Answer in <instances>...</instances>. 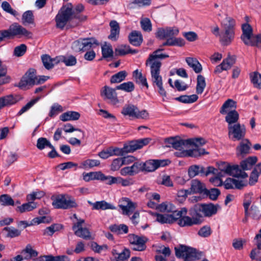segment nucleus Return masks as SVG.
Here are the masks:
<instances>
[{
  "label": "nucleus",
  "instance_id": "f257e3e1",
  "mask_svg": "<svg viewBox=\"0 0 261 261\" xmlns=\"http://www.w3.org/2000/svg\"><path fill=\"white\" fill-rule=\"evenodd\" d=\"M235 20L230 17H226L222 22L223 31L220 34V41L223 45H229L234 38Z\"/></svg>",
  "mask_w": 261,
  "mask_h": 261
},
{
  "label": "nucleus",
  "instance_id": "f03ea898",
  "mask_svg": "<svg viewBox=\"0 0 261 261\" xmlns=\"http://www.w3.org/2000/svg\"><path fill=\"white\" fill-rule=\"evenodd\" d=\"M242 29L241 38L246 45L261 47V33L254 35L252 27L248 23L242 24Z\"/></svg>",
  "mask_w": 261,
  "mask_h": 261
},
{
  "label": "nucleus",
  "instance_id": "7ed1b4c3",
  "mask_svg": "<svg viewBox=\"0 0 261 261\" xmlns=\"http://www.w3.org/2000/svg\"><path fill=\"white\" fill-rule=\"evenodd\" d=\"M175 255L177 258H182L185 261H192L199 259L202 256V253L198 252L195 248L179 245L174 248Z\"/></svg>",
  "mask_w": 261,
  "mask_h": 261
},
{
  "label": "nucleus",
  "instance_id": "20e7f679",
  "mask_svg": "<svg viewBox=\"0 0 261 261\" xmlns=\"http://www.w3.org/2000/svg\"><path fill=\"white\" fill-rule=\"evenodd\" d=\"M52 205L55 208L69 209L77 207L75 199L71 196L66 194H60L51 197Z\"/></svg>",
  "mask_w": 261,
  "mask_h": 261
},
{
  "label": "nucleus",
  "instance_id": "39448f33",
  "mask_svg": "<svg viewBox=\"0 0 261 261\" xmlns=\"http://www.w3.org/2000/svg\"><path fill=\"white\" fill-rule=\"evenodd\" d=\"M76 16L74 14L71 4H68L61 8L56 17V26L63 29L67 22Z\"/></svg>",
  "mask_w": 261,
  "mask_h": 261
},
{
  "label": "nucleus",
  "instance_id": "423d86ee",
  "mask_svg": "<svg viewBox=\"0 0 261 261\" xmlns=\"http://www.w3.org/2000/svg\"><path fill=\"white\" fill-rule=\"evenodd\" d=\"M227 128L228 138L233 141L242 140L246 136V129L244 124L237 123L228 126Z\"/></svg>",
  "mask_w": 261,
  "mask_h": 261
},
{
  "label": "nucleus",
  "instance_id": "0eeeda50",
  "mask_svg": "<svg viewBox=\"0 0 261 261\" xmlns=\"http://www.w3.org/2000/svg\"><path fill=\"white\" fill-rule=\"evenodd\" d=\"M121 113L124 116L137 119H146L149 116L146 110L139 111L137 107L132 104L125 105L122 109Z\"/></svg>",
  "mask_w": 261,
  "mask_h": 261
},
{
  "label": "nucleus",
  "instance_id": "6e6552de",
  "mask_svg": "<svg viewBox=\"0 0 261 261\" xmlns=\"http://www.w3.org/2000/svg\"><path fill=\"white\" fill-rule=\"evenodd\" d=\"M128 238L133 250L143 251L146 249V244L148 241V239L146 237L130 234L128 236Z\"/></svg>",
  "mask_w": 261,
  "mask_h": 261
},
{
  "label": "nucleus",
  "instance_id": "1a4fd4ad",
  "mask_svg": "<svg viewBox=\"0 0 261 261\" xmlns=\"http://www.w3.org/2000/svg\"><path fill=\"white\" fill-rule=\"evenodd\" d=\"M170 161L168 160H150L143 163L142 171L152 172L161 166L168 165Z\"/></svg>",
  "mask_w": 261,
  "mask_h": 261
},
{
  "label": "nucleus",
  "instance_id": "9d476101",
  "mask_svg": "<svg viewBox=\"0 0 261 261\" xmlns=\"http://www.w3.org/2000/svg\"><path fill=\"white\" fill-rule=\"evenodd\" d=\"M8 32V37L10 38L12 36H18L19 37H27L31 38L32 34L31 32L28 31L25 28L18 23H15L12 24L9 27L8 30H7Z\"/></svg>",
  "mask_w": 261,
  "mask_h": 261
},
{
  "label": "nucleus",
  "instance_id": "9b49d317",
  "mask_svg": "<svg viewBox=\"0 0 261 261\" xmlns=\"http://www.w3.org/2000/svg\"><path fill=\"white\" fill-rule=\"evenodd\" d=\"M160 50H155L152 54L149 56L147 59L145 65L146 66H149L150 67H159L161 68L162 63L159 59H164L169 57L168 55L159 54Z\"/></svg>",
  "mask_w": 261,
  "mask_h": 261
},
{
  "label": "nucleus",
  "instance_id": "f8f14e48",
  "mask_svg": "<svg viewBox=\"0 0 261 261\" xmlns=\"http://www.w3.org/2000/svg\"><path fill=\"white\" fill-rule=\"evenodd\" d=\"M150 141L151 139L149 138L133 140L130 141L128 144H125L124 149H126L127 153L133 152L147 145Z\"/></svg>",
  "mask_w": 261,
  "mask_h": 261
},
{
  "label": "nucleus",
  "instance_id": "ddd939ff",
  "mask_svg": "<svg viewBox=\"0 0 261 261\" xmlns=\"http://www.w3.org/2000/svg\"><path fill=\"white\" fill-rule=\"evenodd\" d=\"M36 78V70L33 68L30 69L19 83V87L21 89H24L28 85H34Z\"/></svg>",
  "mask_w": 261,
  "mask_h": 261
},
{
  "label": "nucleus",
  "instance_id": "4468645a",
  "mask_svg": "<svg viewBox=\"0 0 261 261\" xmlns=\"http://www.w3.org/2000/svg\"><path fill=\"white\" fill-rule=\"evenodd\" d=\"M179 33V30L176 28L167 27L166 28H159L155 33V37L160 39L163 40L174 36H176Z\"/></svg>",
  "mask_w": 261,
  "mask_h": 261
},
{
  "label": "nucleus",
  "instance_id": "2eb2a0df",
  "mask_svg": "<svg viewBox=\"0 0 261 261\" xmlns=\"http://www.w3.org/2000/svg\"><path fill=\"white\" fill-rule=\"evenodd\" d=\"M224 169L226 174L235 177L245 179L248 177V174L245 171L241 170L238 165H227Z\"/></svg>",
  "mask_w": 261,
  "mask_h": 261
},
{
  "label": "nucleus",
  "instance_id": "dca6fc26",
  "mask_svg": "<svg viewBox=\"0 0 261 261\" xmlns=\"http://www.w3.org/2000/svg\"><path fill=\"white\" fill-rule=\"evenodd\" d=\"M137 206L136 203L132 202L128 198H122L119 205L123 211V214L127 216L130 215L134 211Z\"/></svg>",
  "mask_w": 261,
  "mask_h": 261
},
{
  "label": "nucleus",
  "instance_id": "f3484780",
  "mask_svg": "<svg viewBox=\"0 0 261 261\" xmlns=\"http://www.w3.org/2000/svg\"><path fill=\"white\" fill-rule=\"evenodd\" d=\"M166 142L170 144L169 147L172 146L173 148L179 151L182 150L188 145L189 141L188 140H182L177 138H170L166 140Z\"/></svg>",
  "mask_w": 261,
  "mask_h": 261
},
{
  "label": "nucleus",
  "instance_id": "a211bd4d",
  "mask_svg": "<svg viewBox=\"0 0 261 261\" xmlns=\"http://www.w3.org/2000/svg\"><path fill=\"white\" fill-rule=\"evenodd\" d=\"M116 90V88L113 89L105 86L101 89L100 94L102 97H104L105 99H108L115 104L118 102Z\"/></svg>",
  "mask_w": 261,
  "mask_h": 261
},
{
  "label": "nucleus",
  "instance_id": "6ab92c4d",
  "mask_svg": "<svg viewBox=\"0 0 261 261\" xmlns=\"http://www.w3.org/2000/svg\"><path fill=\"white\" fill-rule=\"evenodd\" d=\"M208 152L205 151V149L201 148L196 147L192 150L188 151H182L181 152H176L174 153L175 156L178 157L184 156H196L197 155H201L205 154H207Z\"/></svg>",
  "mask_w": 261,
  "mask_h": 261
},
{
  "label": "nucleus",
  "instance_id": "aec40b11",
  "mask_svg": "<svg viewBox=\"0 0 261 261\" xmlns=\"http://www.w3.org/2000/svg\"><path fill=\"white\" fill-rule=\"evenodd\" d=\"M241 141V142L236 148L237 154L238 155L244 156L249 153L251 144L248 139H243Z\"/></svg>",
  "mask_w": 261,
  "mask_h": 261
},
{
  "label": "nucleus",
  "instance_id": "412c9836",
  "mask_svg": "<svg viewBox=\"0 0 261 261\" xmlns=\"http://www.w3.org/2000/svg\"><path fill=\"white\" fill-rule=\"evenodd\" d=\"M202 212L205 217H211L215 215L220 207L218 204L214 205L213 203L200 204Z\"/></svg>",
  "mask_w": 261,
  "mask_h": 261
},
{
  "label": "nucleus",
  "instance_id": "4be33fe9",
  "mask_svg": "<svg viewBox=\"0 0 261 261\" xmlns=\"http://www.w3.org/2000/svg\"><path fill=\"white\" fill-rule=\"evenodd\" d=\"M21 253L25 260L34 259L39 254L38 252L34 249L30 244L25 246V248L21 251Z\"/></svg>",
  "mask_w": 261,
  "mask_h": 261
},
{
  "label": "nucleus",
  "instance_id": "5701e85b",
  "mask_svg": "<svg viewBox=\"0 0 261 261\" xmlns=\"http://www.w3.org/2000/svg\"><path fill=\"white\" fill-rule=\"evenodd\" d=\"M17 101V97L12 94L0 97V111L5 107L15 104Z\"/></svg>",
  "mask_w": 261,
  "mask_h": 261
},
{
  "label": "nucleus",
  "instance_id": "b1692460",
  "mask_svg": "<svg viewBox=\"0 0 261 261\" xmlns=\"http://www.w3.org/2000/svg\"><path fill=\"white\" fill-rule=\"evenodd\" d=\"M206 187L204 184L198 179H194L191 181L190 192L192 193H199L203 195Z\"/></svg>",
  "mask_w": 261,
  "mask_h": 261
},
{
  "label": "nucleus",
  "instance_id": "393cba45",
  "mask_svg": "<svg viewBox=\"0 0 261 261\" xmlns=\"http://www.w3.org/2000/svg\"><path fill=\"white\" fill-rule=\"evenodd\" d=\"M111 33L108 38L112 41H116L118 40L120 33V27L119 23L116 20H112L110 22Z\"/></svg>",
  "mask_w": 261,
  "mask_h": 261
},
{
  "label": "nucleus",
  "instance_id": "a878e982",
  "mask_svg": "<svg viewBox=\"0 0 261 261\" xmlns=\"http://www.w3.org/2000/svg\"><path fill=\"white\" fill-rule=\"evenodd\" d=\"M237 108V102L232 99H228L223 104L220 109V113L224 115L229 112L236 110Z\"/></svg>",
  "mask_w": 261,
  "mask_h": 261
},
{
  "label": "nucleus",
  "instance_id": "bb28decb",
  "mask_svg": "<svg viewBox=\"0 0 261 261\" xmlns=\"http://www.w3.org/2000/svg\"><path fill=\"white\" fill-rule=\"evenodd\" d=\"M41 60L45 68L48 70L53 68L55 65L60 62L59 57L51 58L47 55H43L41 57Z\"/></svg>",
  "mask_w": 261,
  "mask_h": 261
},
{
  "label": "nucleus",
  "instance_id": "cd10ccee",
  "mask_svg": "<svg viewBox=\"0 0 261 261\" xmlns=\"http://www.w3.org/2000/svg\"><path fill=\"white\" fill-rule=\"evenodd\" d=\"M128 39L130 44L138 46L143 42V36L140 31H133L128 36Z\"/></svg>",
  "mask_w": 261,
  "mask_h": 261
},
{
  "label": "nucleus",
  "instance_id": "c85d7f7f",
  "mask_svg": "<svg viewBox=\"0 0 261 261\" xmlns=\"http://www.w3.org/2000/svg\"><path fill=\"white\" fill-rule=\"evenodd\" d=\"M150 67L151 81L156 86L163 85L162 77L160 75L161 68L159 67Z\"/></svg>",
  "mask_w": 261,
  "mask_h": 261
},
{
  "label": "nucleus",
  "instance_id": "c756f323",
  "mask_svg": "<svg viewBox=\"0 0 261 261\" xmlns=\"http://www.w3.org/2000/svg\"><path fill=\"white\" fill-rule=\"evenodd\" d=\"M89 204L93 206V210H114L115 209V207L112 204L106 202L105 200H102L100 201H96L94 203H93L90 201H88Z\"/></svg>",
  "mask_w": 261,
  "mask_h": 261
},
{
  "label": "nucleus",
  "instance_id": "7c9ffc66",
  "mask_svg": "<svg viewBox=\"0 0 261 261\" xmlns=\"http://www.w3.org/2000/svg\"><path fill=\"white\" fill-rule=\"evenodd\" d=\"M202 213L200 204H197L189 210V214L193 219H196L199 220L200 224L202 221Z\"/></svg>",
  "mask_w": 261,
  "mask_h": 261
},
{
  "label": "nucleus",
  "instance_id": "2f4dec72",
  "mask_svg": "<svg viewBox=\"0 0 261 261\" xmlns=\"http://www.w3.org/2000/svg\"><path fill=\"white\" fill-rule=\"evenodd\" d=\"M178 224L181 227L191 226L194 225L199 224V220L193 219L192 217L184 215L178 221Z\"/></svg>",
  "mask_w": 261,
  "mask_h": 261
},
{
  "label": "nucleus",
  "instance_id": "473e14b6",
  "mask_svg": "<svg viewBox=\"0 0 261 261\" xmlns=\"http://www.w3.org/2000/svg\"><path fill=\"white\" fill-rule=\"evenodd\" d=\"M257 158L256 156H250L240 163V166L242 171L250 170L253 165L257 162Z\"/></svg>",
  "mask_w": 261,
  "mask_h": 261
},
{
  "label": "nucleus",
  "instance_id": "72a5a7b5",
  "mask_svg": "<svg viewBox=\"0 0 261 261\" xmlns=\"http://www.w3.org/2000/svg\"><path fill=\"white\" fill-rule=\"evenodd\" d=\"M225 121L228 123V126H230L238 123L239 119V114L236 110L229 112L225 114Z\"/></svg>",
  "mask_w": 261,
  "mask_h": 261
},
{
  "label": "nucleus",
  "instance_id": "f704fd0d",
  "mask_svg": "<svg viewBox=\"0 0 261 261\" xmlns=\"http://www.w3.org/2000/svg\"><path fill=\"white\" fill-rule=\"evenodd\" d=\"M22 23L25 26L30 24L35 26L34 16L32 11L28 10L23 13L22 16Z\"/></svg>",
  "mask_w": 261,
  "mask_h": 261
},
{
  "label": "nucleus",
  "instance_id": "c9c22d12",
  "mask_svg": "<svg viewBox=\"0 0 261 261\" xmlns=\"http://www.w3.org/2000/svg\"><path fill=\"white\" fill-rule=\"evenodd\" d=\"M80 117L79 113L74 111H68L63 113L60 116V119L63 121L70 120H76Z\"/></svg>",
  "mask_w": 261,
  "mask_h": 261
},
{
  "label": "nucleus",
  "instance_id": "e433bc0d",
  "mask_svg": "<svg viewBox=\"0 0 261 261\" xmlns=\"http://www.w3.org/2000/svg\"><path fill=\"white\" fill-rule=\"evenodd\" d=\"M37 207L36 203L33 201H28L27 203L22 204L21 205L17 206L16 211L20 213H23L27 212H30Z\"/></svg>",
  "mask_w": 261,
  "mask_h": 261
},
{
  "label": "nucleus",
  "instance_id": "4c0bfd02",
  "mask_svg": "<svg viewBox=\"0 0 261 261\" xmlns=\"http://www.w3.org/2000/svg\"><path fill=\"white\" fill-rule=\"evenodd\" d=\"M204 172V167L200 165H192L188 169V174L190 177L192 178L200 174L202 175Z\"/></svg>",
  "mask_w": 261,
  "mask_h": 261
},
{
  "label": "nucleus",
  "instance_id": "58836bf2",
  "mask_svg": "<svg viewBox=\"0 0 261 261\" xmlns=\"http://www.w3.org/2000/svg\"><path fill=\"white\" fill-rule=\"evenodd\" d=\"M133 76L137 83L141 84L147 88H148V85L146 77L144 76L142 72L139 71L138 69H136L133 72Z\"/></svg>",
  "mask_w": 261,
  "mask_h": 261
},
{
  "label": "nucleus",
  "instance_id": "ea45409f",
  "mask_svg": "<svg viewBox=\"0 0 261 261\" xmlns=\"http://www.w3.org/2000/svg\"><path fill=\"white\" fill-rule=\"evenodd\" d=\"M137 52L136 50H132L129 46L126 45H122L115 49L116 54L119 56H124L129 53L135 54Z\"/></svg>",
  "mask_w": 261,
  "mask_h": 261
},
{
  "label": "nucleus",
  "instance_id": "a19ab883",
  "mask_svg": "<svg viewBox=\"0 0 261 261\" xmlns=\"http://www.w3.org/2000/svg\"><path fill=\"white\" fill-rule=\"evenodd\" d=\"M206 87V82L205 78L202 75H198L197 77V85L196 87V92L198 94H201L203 93Z\"/></svg>",
  "mask_w": 261,
  "mask_h": 261
},
{
  "label": "nucleus",
  "instance_id": "79ce46f5",
  "mask_svg": "<svg viewBox=\"0 0 261 261\" xmlns=\"http://www.w3.org/2000/svg\"><path fill=\"white\" fill-rule=\"evenodd\" d=\"M152 216L156 217V221L162 224L172 223V217L169 216V214H160L156 213H151Z\"/></svg>",
  "mask_w": 261,
  "mask_h": 261
},
{
  "label": "nucleus",
  "instance_id": "37998d69",
  "mask_svg": "<svg viewBox=\"0 0 261 261\" xmlns=\"http://www.w3.org/2000/svg\"><path fill=\"white\" fill-rule=\"evenodd\" d=\"M109 229L112 232L117 234H121L122 233H127L128 231V227L123 224L120 225H112L110 226Z\"/></svg>",
  "mask_w": 261,
  "mask_h": 261
},
{
  "label": "nucleus",
  "instance_id": "c03bdc74",
  "mask_svg": "<svg viewBox=\"0 0 261 261\" xmlns=\"http://www.w3.org/2000/svg\"><path fill=\"white\" fill-rule=\"evenodd\" d=\"M127 75V73L125 70H122L113 75L110 79V82L113 83H119L124 81Z\"/></svg>",
  "mask_w": 261,
  "mask_h": 261
},
{
  "label": "nucleus",
  "instance_id": "a18cd8bd",
  "mask_svg": "<svg viewBox=\"0 0 261 261\" xmlns=\"http://www.w3.org/2000/svg\"><path fill=\"white\" fill-rule=\"evenodd\" d=\"M84 50H88L98 45L97 41L93 38L83 39Z\"/></svg>",
  "mask_w": 261,
  "mask_h": 261
},
{
  "label": "nucleus",
  "instance_id": "49530a36",
  "mask_svg": "<svg viewBox=\"0 0 261 261\" xmlns=\"http://www.w3.org/2000/svg\"><path fill=\"white\" fill-rule=\"evenodd\" d=\"M198 98V97L196 94H193L191 95H182L176 97L175 99L182 103H191L197 101Z\"/></svg>",
  "mask_w": 261,
  "mask_h": 261
},
{
  "label": "nucleus",
  "instance_id": "de8ad7c7",
  "mask_svg": "<svg viewBox=\"0 0 261 261\" xmlns=\"http://www.w3.org/2000/svg\"><path fill=\"white\" fill-rule=\"evenodd\" d=\"M101 172H90L89 173H83V179L85 181H89L92 180H100Z\"/></svg>",
  "mask_w": 261,
  "mask_h": 261
},
{
  "label": "nucleus",
  "instance_id": "09e8293b",
  "mask_svg": "<svg viewBox=\"0 0 261 261\" xmlns=\"http://www.w3.org/2000/svg\"><path fill=\"white\" fill-rule=\"evenodd\" d=\"M171 214H169V216H171L172 220V223H174L177 220H179L184 215H186L187 213V210L185 207L181 208L179 211H177L174 209V211L172 212Z\"/></svg>",
  "mask_w": 261,
  "mask_h": 261
},
{
  "label": "nucleus",
  "instance_id": "8fccbe9b",
  "mask_svg": "<svg viewBox=\"0 0 261 261\" xmlns=\"http://www.w3.org/2000/svg\"><path fill=\"white\" fill-rule=\"evenodd\" d=\"M11 78L7 75V67L0 69V86L10 82Z\"/></svg>",
  "mask_w": 261,
  "mask_h": 261
},
{
  "label": "nucleus",
  "instance_id": "3c124183",
  "mask_svg": "<svg viewBox=\"0 0 261 261\" xmlns=\"http://www.w3.org/2000/svg\"><path fill=\"white\" fill-rule=\"evenodd\" d=\"M63 228L61 224H54L46 228L44 230V234L51 236L55 232L59 231Z\"/></svg>",
  "mask_w": 261,
  "mask_h": 261
},
{
  "label": "nucleus",
  "instance_id": "603ef678",
  "mask_svg": "<svg viewBox=\"0 0 261 261\" xmlns=\"http://www.w3.org/2000/svg\"><path fill=\"white\" fill-rule=\"evenodd\" d=\"M117 90H121L127 92H131L135 89V85L132 82L123 83L116 87Z\"/></svg>",
  "mask_w": 261,
  "mask_h": 261
},
{
  "label": "nucleus",
  "instance_id": "864d4df0",
  "mask_svg": "<svg viewBox=\"0 0 261 261\" xmlns=\"http://www.w3.org/2000/svg\"><path fill=\"white\" fill-rule=\"evenodd\" d=\"M0 203L3 206H14L15 202L12 197L8 194L0 196Z\"/></svg>",
  "mask_w": 261,
  "mask_h": 261
},
{
  "label": "nucleus",
  "instance_id": "5fc2aeb1",
  "mask_svg": "<svg viewBox=\"0 0 261 261\" xmlns=\"http://www.w3.org/2000/svg\"><path fill=\"white\" fill-rule=\"evenodd\" d=\"M60 62H63L67 66H74L76 64V58L72 55L65 57L61 56L59 57Z\"/></svg>",
  "mask_w": 261,
  "mask_h": 261
},
{
  "label": "nucleus",
  "instance_id": "6e6d98bb",
  "mask_svg": "<svg viewBox=\"0 0 261 261\" xmlns=\"http://www.w3.org/2000/svg\"><path fill=\"white\" fill-rule=\"evenodd\" d=\"M220 194V191L218 189L212 188L208 190L206 188L203 194L204 195L208 196L209 198L213 200H216L218 196Z\"/></svg>",
  "mask_w": 261,
  "mask_h": 261
},
{
  "label": "nucleus",
  "instance_id": "4d7b16f0",
  "mask_svg": "<svg viewBox=\"0 0 261 261\" xmlns=\"http://www.w3.org/2000/svg\"><path fill=\"white\" fill-rule=\"evenodd\" d=\"M36 146L39 149L42 150L46 147H52L53 145L46 138L41 137L37 140Z\"/></svg>",
  "mask_w": 261,
  "mask_h": 261
},
{
  "label": "nucleus",
  "instance_id": "13d9d810",
  "mask_svg": "<svg viewBox=\"0 0 261 261\" xmlns=\"http://www.w3.org/2000/svg\"><path fill=\"white\" fill-rule=\"evenodd\" d=\"M100 165V161L97 160L88 159L82 163V167L84 168H92L98 166Z\"/></svg>",
  "mask_w": 261,
  "mask_h": 261
},
{
  "label": "nucleus",
  "instance_id": "bf43d9fd",
  "mask_svg": "<svg viewBox=\"0 0 261 261\" xmlns=\"http://www.w3.org/2000/svg\"><path fill=\"white\" fill-rule=\"evenodd\" d=\"M4 230L7 231V237L9 238H15L20 235L21 231L13 227H6Z\"/></svg>",
  "mask_w": 261,
  "mask_h": 261
},
{
  "label": "nucleus",
  "instance_id": "052dcab7",
  "mask_svg": "<svg viewBox=\"0 0 261 261\" xmlns=\"http://www.w3.org/2000/svg\"><path fill=\"white\" fill-rule=\"evenodd\" d=\"M236 62V57L235 56H228V57L224 59L223 62L221 63L222 65L226 69V70L229 69L231 66L235 63Z\"/></svg>",
  "mask_w": 261,
  "mask_h": 261
},
{
  "label": "nucleus",
  "instance_id": "680f3d73",
  "mask_svg": "<svg viewBox=\"0 0 261 261\" xmlns=\"http://www.w3.org/2000/svg\"><path fill=\"white\" fill-rule=\"evenodd\" d=\"M39 97H36L35 99H32L20 109L18 113V115H21L23 113L28 111L39 100Z\"/></svg>",
  "mask_w": 261,
  "mask_h": 261
},
{
  "label": "nucleus",
  "instance_id": "e2e57ef3",
  "mask_svg": "<svg viewBox=\"0 0 261 261\" xmlns=\"http://www.w3.org/2000/svg\"><path fill=\"white\" fill-rule=\"evenodd\" d=\"M100 180L105 181L107 185H112L117 184V177L112 176H106L101 172Z\"/></svg>",
  "mask_w": 261,
  "mask_h": 261
},
{
  "label": "nucleus",
  "instance_id": "0e129e2a",
  "mask_svg": "<svg viewBox=\"0 0 261 261\" xmlns=\"http://www.w3.org/2000/svg\"><path fill=\"white\" fill-rule=\"evenodd\" d=\"M102 55L104 58L113 57V50L111 45L105 44L102 47Z\"/></svg>",
  "mask_w": 261,
  "mask_h": 261
},
{
  "label": "nucleus",
  "instance_id": "69168bd1",
  "mask_svg": "<svg viewBox=\"0 0 261 261\" xmlns=\"http://www.w3.org/2000/svg\"><path fill=\"white\" fill-rule=\"evenodd\" d=\"M251 80L254 86L257 88L261 89V74L256 72L251 75Z\"/></svg>",
  "mask_w": 261,
  "mask_h": 261
},
{
  "label": "nucleus",
  "instance_id": "338daca9",
  "mask_svg": "<svg viewBox=\"0 0 261 261\" xmlns=\"http://www.w3.org/2000/svg\"><path fill=\"white\" fill-rule=\"evenodd\" d=\"M140 24L143 31L149 32L152 30V24L149 18L142 19L140 21Z\"/></svg>",
  "mask_w": 261,
  "mask_h": 261
},
{
  "label": "nucleus",
  "instance_id": "774afa93",
  "mask_svg": "<svg viewBox=\"0 0 261 261\" xmlns=\"http://www.w3.org/2000/svg\"><path fill=\"white\" fill-rule=\"evenodd\" d=\"M74 234L80 238H83L84 239H90V232L89 230L86 228H83L80 230H75L74 232Z\"/></svg>",
  "mask_w": 261,
  "mask_h": 261
}]
</instances>
